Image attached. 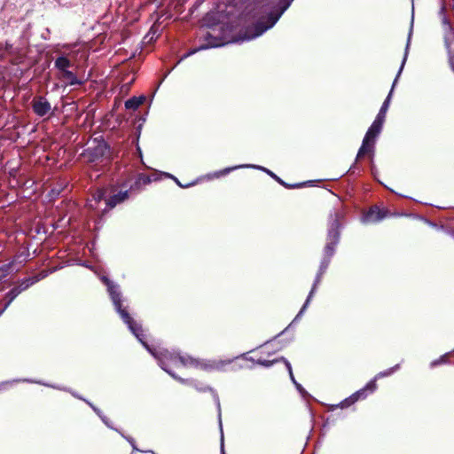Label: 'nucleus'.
<instances>
[{
  "instance_id": "20",
  "label": "nucleus",
  "mask_w": 454,
  "mask_h": 454,
  "mask_svg": "<svg viewBox=\"0 0 454 454\" xmlns=\"http://www.w3.org/2000/svg\"><path fill=\"white\" fill-rule=\"evenodd\" d=\"M43 277L34 276L32 278H26L19 285L22 291L27 289L30 286L38 282Z\"/></svg>"
},
{
  "instance_id": "13",
  "label": "nucleus",
  "mask_w": 454,
  "mask_h": 454,
  "mask_svg": "<svg viewBox=\"0 0 454 454\" xmlns=\"http://www.w3.org/2000/svg\"><path fill=\"white\" fill-rule=\"evenodd\" d=\"M278 0H270L267 4V10L265 11V14L261 16L256 23L254 24L255 28V35H261L264 31L261 32V28H262V25H266V21L268 20L269 14L272 12L275 5L277 4Z\"/></svg>"
},
{
  "instance_id": "8",
  "label": "nucleus",
  "mask_w": 454,
  "mask_h": 454,
  "mask_svg": "<svg viewBox=\"0 0 454 454\" xmlns=\"http://www.w3.org/2000/svg\"><path fill=\"white\" fill-rule=\"evenodd\" d=\"M109 151V145L100 137L93 139L91 146L88 147L85 155L89 161L95 162L106 157Z\"/></svg>"
},
{
  "instance_id": "11",
  "label": "nucleus",
  "mask_w": 454,
  "mask_h": 454,
  "mask_svg": "<svg viewBox=\"0 0 454 454\" xmlns=\"http://www.w3.org/2000/svg\"><path fill=\"white\" fill-rule=\"evenodd\" d=\"M392 215V213L385 208L380 207L376 205L372 206L364 215V221L368 223H378L387 217Z\"/></svg>"
},
{
  "instance_id": "12",
  "label": "nucleus",
  "mask_w": 454,
  "mask_h": 454,
  "mask_svg": "<svg viewBox=\"0 0 454 454\" xmlns=\"http://www.w3.org/2000/svg\"><path fill=\"white\" fill-rule=\"evenodd\" d=\"M129 191L127 189H122L119 191L117 193L110 196L107 200H106V203L108 208H114L118 204H121L127 200L129 198Z\"/></svg>"
},
{
  "instance_id": "6",
  "label": "nucleus",
  "mask_w": 454,
  "mask_h": 454,
  "mask_svg": "<svg viewBox=\"0 0 454 454\" xmlns=\"http://www.w3.org/2000/svg\"><path fill=\"white\" fill-rule=\"evenodd\" d=\"M204 43L197 49L190 51L186 56L193 54L200 50L220 47L227 43L224 36V30L222 25H214L208 27V30L203 35Z\"/></svg>"
},
{
  "instance_id": "29",
  "label": "nucleus",
  "mask_w": 454,
  "mask_h": 454,
  "mask_svg": "<svg viewBox=\"0 0 454 454\" xmlns=\"http://www.w3.org/2000/svg\"><path fill=\"white\" fill-rule=\"evenodd\" d=\"M103 196H104V192H98V194L96 198L97 200H101L103 199Z\"/></svg>"
},
{
  "instance_id": "25",
  "label": "nucleus",
  "mask_w": 454,
  "mask_h": 454,
  "mask_svg": "<svg viewBox=\"0 0 454 454\" xmlns=\"http://www.w3.org/2000/svg\"><path fill=\"white\" fill-rule=\"evenodd\" d=\"M406 58H407V53H405V55H404V57H403V62H402L401 67H400V69H399V72H398V74H397L396 78H395V81H394V83H393L392 89H393V88H394V86L395 85V82H396V81H397V78H398V76H399L400 73L402 72V70H403V68L404 63H405V61H406Z\"/></svg>"
},
{
  "instance_id": "26",
  "label": "nucleus",
  "mask_w": 454,
  "mask_h": 454,
  "mask_svg": "<svg viewBox=\"0 0 454 454\" xmlns=\"http://www.w3.org/2000/svg\"><path fill=\"white\" fill-rule=\"evenodd\" d=\"M238 167L226 168L221 170L219 172V174L217 175V176L226 175V174L230 173L231 170L236 169Z\"/></svg>"
},
{
  "instance_id": "3",
  "label": "nucleus",
  "mask_w": 454,
  "mask_h": 454,
  "mask_svg": "<svg viewBox=\"0 0 454 454\" xmlns=\"http://www.w3.org/2000/svg\"><path fill=\"white\" fill-rule=\"evenodd\" d=\"M157 358L160 361V367L175 379L176 377L169 369L170 366L198 367L200 364L199 361L192 356H182L179 353L171 352L167 349L160 351Z\"/></svg>"
},
{
  "instance_id": "30",
  "label": "nucleus",
  "mask_w": 454,
  "mask_h": 454,
  "mask_svg": "<svg viewBox=\"0 0 454 454\" xmlns=\"http://www.w3.org/2000/svg\"><path fill=\"white\" fill-rule=\"evenodd\" d=\"M443 24H444L446 27H450L449 22H448L445 19L443 20Z\"/></svg>"
},
{
  "instance_id": "27",
  "label": "nucleus",
  "mask_w": 454,
  "mask_h": 454,
  "mask_svg": "<svg viewBox=\"0 0 454 454\" xmlns=\"http://www.w3.org/2000/svg\"><path fill=\"white\" fill-rule=\"evenodd\" d=\"M173 178L175 179V181H176V183L177 184V185H178V186H180V187H182V188H187V187H190V186H192V185H193V184H196V182H192V183H191V184H182L180 183V181H178V179H177V178H176V177H173Z\"/></svg>"
},
{
  "instance_id": "17",
  "label": "nucleus",
  "mask_w": 454,
  "mask_h": 454,
  "mask_svg": "<svg viewBox=\"0 0 454 454\" xmlns=\"http://www.w3.org/2000/svg\"><path fill=\"white\" fill-rule=\"evenodd\" d=\"M145 100L144 96L132 97L125 102V107L129 110H137Z\"/></svg>"
},
{
  "instance_id": "1",
  "label": "nucleus",
  "mask_w": 454,
  "mask_h": 454,
  "mask_svg": "<svg viewBox=\"0 0 454 454\" xmlns=\"http://www.w3.org/2000/svg\"><path fill=\"white\" fill-rule=\"evenodd\" d=\"M343 219H344V212L342 209H337L334 212L331 213L329 215L326 243L324 247V258L320 263L318 272L316 276L312 288L307 297L305 303L303 304V306L300 311V314L304 311V309L309 303L310 299L312 298L313 294L315 293L317 285L321 281L322 276L325 274L326 269L328 268V266L330 264L331 259L335 253L336 247L339 244L340 239V228L342 225Z\"/></svg>"
},
{
  "instance_id": "18",
  "label": "nucleus",
  "mask_w": 454,
  "mask_h": 454,
  "mask_svg": "<svg viewBox=\"0 0 454 454\" xmlns=\"http://www.w3.org/2000/svg\"><path fill=\"white\" fill-rule=\"evenodd\" d=\"M55 67L60 71V73L67 70L71 66V61L65 56L58 57L54 62Z\"/></svg>"
},
{
  "instance_id": "15",
  "label": "nucleus",
  "mask_w": 454,
  "mask_h": 454,
  "mask_svg": "<svg viewBox=\"0 0 454 454\" xmlns=\"http://www.w3.org/2000/svg\"><path fill=\"white\" fill-rule=\"evenodd\" d=\"M265 171L270 175L272 178H274L279 184L284 186L286 189H298L302 188L307 185H309L311 184V181L307 182H301V183H295V184H288L283 181L280 177H278L276 174H274L272 171L265 169Z\"/></svg>"
},
{
  "instance_id": "5",
  "label": "nucleus",
  "mask_w": 454,
  "mask_h": 454,
  "mask_svg": "<svg viewBox=\"0 0 454 454\" xmlns=\"http://www.w3.org/2000/svg\"><path fill=\"white\" fill-rule=\"evenodd\" d=\"M383 124L384 121L378 119L373 121L363 139L362 145L356 155V160L364 158L365 155L371 156L373 154L376 138L380 134Z\"/></svg>"
},
{
  "instance_id": "23",
  "label": "nucleus",
  "mask_w": 454,
  "mask_h": 454,
  "mask_svg": "<svg viewBox=\"0 0 454 454\" xmlns=\"http://www.w3.org/2000/svg\"><path fill=\"white\" fill-rule=\"evenodd\" d=\"M137 176L144 186L149 184L152 182L151 176L147 174L139 173Z\"/></svg>"
},
{
  "instance_id": "16",
  "label": "nucleus",
  "mask_w": 454,
  "mask_h": 454,
  "mask_svg": "<svg viewBox=\"0 0 454 454\" xmlns=\"http://www.w3.org/2000/svg\"><path fill=\"white\" fill-rule=\"evenodd\" d=\"M60 78L62 80L66 81L69 85L82 84V82L77 79L76 75L72 71H69L68 69L60 73Z\"/></svg>"
},
{
  "instance_id": "10",
  "label": "nucleus",
  "mask_w": 454,
  "mask_h": 454,
  "mask_svg": "<svg viewBox=\"0 0 454 454\" xmlns=\"http://www.w3.org/2000/svg\"><path fill=\"white\" fill-rule=\"evenodd\" d=\"M31 107L34 114L39 117L48 116L50 118L53 115L51 105L44 96H35L31 101Z\"/></svg>"
},
{
  "instance_id": "9",
  "label": "nucleus",
  "mask_w": 454,
  "mask_h": 454,
  "mask_svg": "<svg viewBox=\"0 0 454 454\" xmlns=\"http://www.w3.org/2000/svg\"><path fill=\"white\" fill-rule=\"evenodd\" d=\"M293 1L294 0H278V3L275 5L272 12L269 14L266 25H262L261 32L266 31L267 29L272 27L280 19L282 14L289 8Z\"/></svg>"
},
{
  "instance_id": "2",
  "label": "nucleus",
  "mask_w": 454,
  "mask_h": 454,
  "mask_svg": "<svg viewBox=\"0 0 454 454\" xmlns=\"http://www.w3.org/2000/svg\"><path fill=\"white\" fill-rule=\"evenodd\" d=\"M101 279L107 286V291L109 292L114 308L123 322L129 326V330L139 340V341L145 344L144 339H145V334L144 333L142 325L131 317L126 308L122 307L121 295L118 291V286L106 277H103Z\"/></svg>"
},
{
  "instance_id": "14",
  "label": "nucleus",
  "mask_w": 454,
  "mask_h": 454,
  "mask_svg": "<svg viewBox=\"0 0 454 454\" xmlns=\"http://www.w3.org/2000/svg\"><path fill=\"white\" fill-rule=\"evenodd\" d=\"M143 187L144 185L141 184L137 176H136L134 181L131 177H129L121 184V188L129 191L130 195L132 193L139 192Z\"/></svg>"
},
{
  "instance_id": "21",
  "label": "nucleus",
  "mask_w": 454,
  "mask_h": 454,
  "mask_svg": "<svg viewBox=\"0 0 454 454\" xmlns=\"http://www.w3.org/2000/svg\"><path fill=\"white\" fill-rule=\"evenodd\" d=\"M22 292L20 286H16L12 287L5 296V299L8 300V303H11L20 293Z\"/></svg>"
},
{
  "instance_id": "4",
  "label": "nucleus",
  "mask_w": 454,
  "mask_h": 454,
  "mask_svg": "<svg viewBox=\"0 0 454 454\" xmlns=\"http://www.w3.org/2000/svg\"><path fill=\"white\" fill-rule=\"evenodd\" d=\"M398 369H399V364H395V366H393L384 372H379L373 380H370L366 384V386L364 387L357 390L356 392L352 394L350 396L344 399L338 405H336V407H340L342 409L348 408L350 405L354 404L358 400L365 399L367 397L368 394H372L377 389L376 380L378 378L389 376Z\"/></svg>"
},
{
  "instance_id": "7",
  "label": "nucleus",
  "mask_w": 454,
  "mask_h": 454,
  "mask_svg": "<svg viewBox=\"0 0 454 454\" xmlns=\"http://www.w3.org/2000/svg\"><path fill=\"white\" fill-rule=\"evenodd\" d=\"M254 357H251V360L255 361L256 364L262 365L264 367H270L276 363L283 362L289 372L291 380L294 382H295L294 373L292 371L291 364L284 356H280V357L273 358V359L264 358L262 356V355H267L268 356H270L271 354L275 353V351H272V352L269 351L266 344L260 347L259 350L254 351Z\"/></svg>"
},
{
  "instance_id": "24",
  "label": "nucleus",
  "mask_w": 454,
  "mask_h": 454,
  "mask_svg": "<svg viewBox=\"0 0 454 454\" xmlns=\"http://www.w3.org/2000/svg\"><path fill=\"white\" fill-rule=\"evenodd\" d=\"M230 363L231 361H219L215 363L214 367L217 370H222L225 365L229 364Z\"/></svg>"
},
{
  "instance_id": "19",
  "label": "nucleus",
  "mask_w": 454,
  "mask_h": 454,
  "mask_svg": "<svg viewBox=\"0 0 454 454\" xmlns=\"http://www.w3.org/2000/svg\"><path fill=\"white\" fill-rule=\"evenodd\" d=\"M391 93H392V90L389 92L388 96L387 97V98L385 99V101L383 102L377 116L375 119H378L381 121H384L385 122V120H386V114H387V109H388V106H389V102H390V97H391Z\"/></svg>"
},
{
  "instance_id": "28",
  "label": "nucleus",
  "mask_w": 454,
  "mask_h": 454,
  "mask_svg": "<svg viewBox=\"0 0 454 454\" xmlns=\"http://www.w3.org/2000/svg\"><path fill=\"white\" fill-rule=\"evenodd\" d=\"M4 50L8 52V53H11L12 52V44L9 42H5L4 45Z\"/></svg>"
},
{
  "instance_id": "22",
  "label": "nucleus",
  "mask_w": 454,
  "mask_h": 454,
  "mask_svg": "<svg viewBox=\"0 0 454 454\" xmlns=\"http://www.w3.org/2000/svg\"><path fill=\"white\" fill-rule=\"evenodd\" d=\"M451 354H452L451 352L446 353V354L442 355L440 358L434 360L431 363V366L434 367V366H437L439 364L447 363L448 358L450 356Z\"/></svg>"
}]
</instances>
